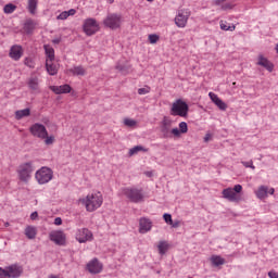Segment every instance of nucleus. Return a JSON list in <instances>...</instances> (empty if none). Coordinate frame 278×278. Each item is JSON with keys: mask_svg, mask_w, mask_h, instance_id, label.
<instances>
[{"mask_svg": "<svg viewBox=\"0 0 278 278\" xmlns=\"http://www.w3.org/2000/svg\"><path fill=\"white\" fill-rule=\"evenodd\" d=\"M80 202L85 205L88 212H97L103 205V194L101 192L89 193Z\"/></svg>", "mask_w": 278, "mask_h": 278, "instance_id": "f257e3e1", "label": "nucleus"}, {"mask_svg": "<svg viewBox=\"0 0 278 278\" xmlns=\"http://www.w3.org/2000/svg\"><path fill=\"white\" fill-rule=\"evenodd\" d=\"M123 194L126 195L130 203H142V201H144V192L142 189L127 187L123 189Z\"/></svg>", "mask_w": 278, "mask_h": 278, "instance_id": "f03ea898", "label": "nucleus"}, {"mask_svg": "<svg viewBox=\"0 0 278 278\" xmlns=\"http://www.w3.org/2000/svg\"><path fill=\"white\" fill-rule=\"evenodd\" d=\"M190 106H188V103H186V101L181 99H178L172 104L170 115L186 118V116H188Z\"/></svg>", "mask_w": 278, "mask_h": 278, "instance_id": "7ed1b4c3", "label": "nucleus"}, {"mask_svg": "<svg viewBox=\"0 0 278 278\" xmlns=\"http://www.w3.org/2000/svg\"><path fill=\"white\" fill-rule=\"evenodd\" d=\"M104 27L109 29H121L123 25V15L118 13H109L103 20Z\"/></svg>", "mask_w": 278, "mask_h": 278, "instance_id": "20e7f679", "label": "nucleus"}, {"mask_svg": "<svg viewBox=\"0 0 278 278\" xmlns=\"http://www.w3.org/2000/svg\"><path fill=\"white\" fill-rule=\"evenodd\" d=\"M31 173H34V164L31 162L23 163L17 168L20 181L25 184L31 179Z\"/></svg>", "mask_w": 278, "mask_h": 278, "instance_id": "39448f33", "label": "nucleus"}, {"mask_svg": "<svg viewBox=\"0 0 278 278\" xmlns=\"http://www.w3.org/2000/svg\"><path fill=\"white\" fill-rule=\"evenodd\" d=\"M35 178L37 182L40 184V186H43L45 184H49V181L53 179V169L43 166L36 172Z\"/></svg>", "mask_w": 278, "mask_h": 278, "instance_id": "423d86ee", "label": "nucleus"}, {"mask_svg": "<svg viewBox=\"0 0 278 278\" xmlns=\"http://www.w3.org/2000/svg\"><path fill=\"white\" fill-rule=\"evenodd\" d=\"M242 192V185H236L233 188H226L222 191L223 198L231 203L240 201L238 194Z\"/></svg>", "mask_w": 278, "mask_h": 278, "instance_id": "0eeeda50", "label": "nucleus"}, {"mask_svg": "<svg viewBox=\"0 0 278 278\" xmlns=\"http://www.w3.org/2000/svg\"><path fill=\"white\" fill-rule=\"evenodd\" d=\"M83 31H85L86 36H94L97 31H99V23L97 20L89 17L84 21Z\"/></svg>", "mask_w": 278, "mask_h": 278, "instance_id": "6e6552de", "label": "nucleus"}, {"mask_svg": "<svg viewBox=\"0 0 278 278\" xmlns=\"http://www.w3.org/2000/svg\"><path fill=\"white\" fill-rule=\"evenodd\" d=\"M76 240L79 244H86V242H92L94 240V236L90 229L80 228L76 231Z\"/></svg>", "mask_w": 278, "mask_h": 278, "instance_id": "1a4fd4ad", "label": "nucleus"}, {"mask_svg": "<svg viewBox=\"0 0 278 278\" xmlns=\"http://www.w3.org/2000/svg\"><path fill=\"white\" fill-rule=\"evenodd\" d=\"M29 131L34 138L45 140L47 138V127L40 123H35L29 127Z\"/></svg>", "mask_w": 278, "mask_h": 278, "instance_id": "9d476101", "label": "nucleus"}, {"mask_svg": "<svg viewBox=\"0 0 278 278\" xmlns=\"http://www.w3.org/2000/svg\"><path fill=\"white\" fill-rule=\"evenodd\" d=\"M190 10L188 9L179 10L175 17V24L180 28L186 27V25H188V18H190Z\"/></svg>", "mask_w": 278, "mask_h": 278, "instance_id": "9b49d317", "label": "nucleus"}, {"mask_svg": "<svg viewBox=\"0 0 278 278\" xmlns=\"http://www.w3.org/2000/svg\"><path fill=\"white\" fill-rule=\"evenodd\" d=\"M49 238L51 242H54L58 247H64L66 244V235L60 230L50 232Z\"/></svg>", "mask_w": 278, "mask_h": 278, "instance_id": "f8f14e48", "label": "nucleus"}, {"mask_svg": "<svg viewBox=\"0 0 278 278\" xmlns=\"http://www.w3.org/2000/svg\"><path fill=\"white\" fill-rule=\"evenodd\" d=\"M87 270L91 275H99V273H101V270H103V264H101V262H99V258H93L87 264Z\"/></svg>", "mask_w": 278, "mask_h": 278, "instance_id": "ddd939ff", "label": "nucleus"}, {"mask_svg": "<svg viewBox=\"0 0 278 278\" xmlns=\"http://www.w3.org/2000/svg\"><path fill=\"white\" fill-rule=\"evenodd\" d=\"M7 270L9 278H18L23 275V266L18 264H12L10 266L4 267Z\"/></svg>", "mask_w": 278, "mask_h": 278, "instance_id": "4468645a", "label": "nucleus"}, {"mask_svg": "<svg viewBox=\"0 0 278 278\" xmlns=\"http://www.w3.org/2000/svg\"><path fill=\"white\" fill-rule=\"evenodd\" d=\"M23 54H24L23 46H20V45L12 46L9 52V56L11 58V60H14V62H18V60L23 58Z\"/></svg>", "mask_w": 278, "mask_h": 278, "instance_id": "2eb2a0df", "label": "nucleus"}, {"mask_svg": "<svg viewBox=\"0 0 278 278\" xmlns=\"http://www.w3.org/2000/svg\"><path fill=\"white\" fill-rule=\"evenodd\" d=\"M153 228V223L151 219L147 217H141L139 219V233H149L151 229Z\"/></svg>", "mask_w": 278, "mask_h": 278, "instance_id": "dca6fc26", "label": "nucleus"}, {"mask_svg": "<svg viewBox=\"0 0 278 278\" xmlns=\"http://www.w3.org/2000/svg\"><path fill=\"white\" fill-rule=\"evenodd\" d=\"M50 90L54 92V94H68L73 88L71 85H61V86H50Z\"/></svg>", "mask_w": 278, "mask_h": 278, "instance_id": "f3484780", "label": "nucleus"}, {"mask_svg": "<svg viewBox=\"0 0 278 278\" xmlns=\"http://www.w3.org/2000/svg\"><path fill=\"white\" fill-rule=\"evenodd\" d=\"M38 22L33 18H27L24 23V31L25 34H34V29H36Z\"/></svg>", "mask_w": 278, "mask_h": 278, "instance_id": "a211bd4d", "label": "nucleus"}, {"mask_svg": "<svg viewBox=\"0 0 278 278\" xmlns=\"http://www.w3.org/2000/svg\"><path fill=\"white\" fill-rule=\"evenodd\" d=\"M46 53V62H55V50L50 45L43 46Z\"/></svg>", "mask_w": 278, "mask_h": 278, "instance_id": "6ab92c4d", "label": "nucleus"}, {"mask_svg": "<svg viewBox=\"0 0 278 278\" xmlns=\"http://www.w3.org/2000/svg\"><path fill=\"white\" fill-rule=\"evenodd\" d=\"M258 66H263V68H266L269 71V73H273V70L275 68V65L268 61V59L264 58V55L258 56Z\"/></svg>", "mask_w": 278, "mask_h": 278, "instance_id": "aec40b11", "label": "nucleus"}, {"mask_svg": "<svg viewBox=\"0 0 278 278\" xmlns=\"http://www.w3.org/2000/svg\"><path fill=\"white\" fill-rule=\"evenodd\" d=\"M46 71L51 76H53V75H55L58 73V71H60V65L53 63V61H46Z\"/></svg>", "mask_w": 278, "mask_h": 278, "instance_id": "412c9836", "label": "nucleus"}, {"mask_svg": "<svg viewBox=\"0 0 278 278\" xmlns=\"http://www.w3.org/2000/svg\"><path fill=\"white\" fill-rule=\"evenodd\" d=\"M27 86H28L29 90H31L33 92H38V90H40L38 77L31 76L27 81Z\"/></svg>", "mask_w": 278, "mask_h": 278, "instance_id": "4be33fe9", "label": "nucleus"}, {"mask_svg": "<svg viewBox=\"0 0 278 278\" xmlns=\"http://www.w3.org/2000/svg\"><path fill=\"white\" fill-rule=\"evenodd\" d=\"M38 231L36 230V227L34 226H27L25 228V236L28 238V240H34L37 236Z\"/></svg>", "mask_w": 278, "mask_h": 278, "instance_id": "5701e85b", "label": "nucleus"}, {"mask_svg": "<svg viewBox=\"0 0 278 278\" xmlns=\"http://www.w3.org/2000/svg\"><path fill=\"white\" fill-rule=\"evenodd\" d=\"M255 194L257 199H266L268 197V187L266 186H261L258 189L255 191Z\"/></svg>", "mask_w": 278, "mask_h": 278, "instance_id": "b1692460", "label": "nucleus"}, {"mask_svg": "<svg viewBox=\"0 0 278 278\" xmlns=\"http://www.w3.org/2000/svg\"><path fill=\"white\" fill-rule=\"evenodd\" d=\"M31 110L29 109H24V110H18L15 112V118L16 121H21L27 116H30Z\"/></svg>", "mask_w": 278, "mask_h": 278, "instance_id": "393cba45", "label": "nucleus"}, {"mask_svg": "<svg viewBox=\"0 0 278 278\" xmlns=\"http://www.w3.org/2000/svg\"><path fill=\"white\" fill-rule=\"evenodd\" d=\"M211 262H212L213 266H223V265H225V258H223L220 255L211 256Z\"/></svg>", "mask_w": 278, "mask_h": 278, "instance_id": "a878e982", "label": "nucleus"}, {"mask_svg": "<svg viewBox=\"0 0 278 278\" xmlns=\"http://www.w3.org/2000/svg\"><path fill=\"white\" fill-rule=\"evenodd\" d=\"M27 9L30 14H36V10H38V0H28Z\"/></svg>", "mask_w": 278, "mask_h": 278, "instance_id": "bb28decb", "label": "nucleus"}, {"mask_svg": "<svg viewBox=\"0 0 278 278\" xmlns=\"http://www.w3.org/2000/svg\"><path fill=\"white\" fill-rule=\"evenodd\" d=\"M70 73H72L73 75H77V76H84L86 75V70L84 68V66L79 65V66H75L74 68L70 70Z\"/></svg>", "mask_w": 278, "mask_h": 278, "instance_id": "cd10ccee", "label": "nucleus"}, {"mask_svg": "<svg viewBox=\"0 0 278 278\" xmlns=\"http://www.w3.org/2000/svg\"><path fill=\"white\" fill-rule=\"evenodd\" d=\"M157 249H159L160 255H166V251H168V242L160 241Z\"/></svg>", "mask_w": 278, "mask_h": 278, "instance_id": "c85d7f7f", "label": "nucleus"}, {"mask_svg": "<svg viewBox=\"0 0 278 278\" xmlns=\"http://www.w3.org/2000/svg\"><path fill=\"white\" fill-rule=\"evenodd\" d=\"M140 151H143V153H147V151H149V149H146L142 146H136L129 150V155H136V154L140 153Z\"/></svg>", "mask_w": 278, "mask_h": 278, "instance_id": "c756f323", "label": "nucleus"}, {"mask_svg": "<svg viewBox=\"0 0 278 278\" xmlns=\"http://www.w3.org/2000/svg\"><path fill=\"white\" fill-rule=\"evenodd\" d=\"M15 11H16V5L12 4V3H9V4L4 5V8H3L4 14H13V12H15Z\"/></svg>", "mask_w": 278, "mask_h": 278, "instance_id": "7c9ffc66", "label": "nucleus"}, {"mask_svg": "<svg viewBox=\"0 0 278 278\" xmlns=\"http://www.w3.org/2000/svg\"><path fill=\"white\" fill-rule=\"evenodd\" d=\"M219 25L223 31H236V25L227 26L226 22H223V21H220Z\"/></svg>", "mask_w": 278, "mask_h": 278, "instance_id": "2f4dec72", "label": "nucleus"}, {"mask_svg": "<svg viewBox=\"0 0 278 278\" xmlns=\"http://www.w3.org/2000/svg\"><path fill=\"white\" fill-rule=\"evenodd\" d=\"M148 40L150 45H157V42L160 41V37L155 34H151L149 35Z\"/></svg>", "mask_w": 278, "mask_h": 278, "instance_id": "473e14b6", "label": "nucleus"}, {"mask_svg": "<svg viewBox=\"0 0 278 278\" xmlns=\"http://www.w3.org/2000/svg\"><path fill=\"white\" fill-rule=\"evenodd\" d=\"M43 140L45 144H47V147H50V144H53V142H55V137L49 136V131H47V137Z\"/></svg>", "mask_w": 278, "mask_h": 278, "instance_id": "72a5a7b5", "label": "nucleus"}, {"mask_svg": "<svg viewBox=\"0 0 278 278\" xmlns=\"http://www.w3.org/2000/svg\"><path fill=\"white\" fill-rule=\"evenodd\" d=\"M24 64L25 66H28V68H35V63H34V60L31 58H26L24 60Z\"/></svg>", "mask_w": 278, "mask_h": 278, "instance_id": "f704fd0d", "label": "nucleus"}, {"mask_svg": "<svg viewBox=\"0 0 278 278\" xmlns=\"http://www.w3.org/2000/svg\"><path fill=\"white\" fill-rule=\"evenodd\" d=\"M179 131L181 134H188V124L186 122L179 124Z\"/></svg>", "mask_w": 278, "mask_h": 278, "instance_id": "c9c22d12", "label": "nucleus"}, {"mask_svg": "<svg viewBox=\"0 0 278 278\" xmlns=\"http://www.w3.org/2000/svg\"><path fill=\"white\" fill-rule=\"evenodd\" d=\"M150 92H151V87H149V86L138 89V94H149Z\"/></svg>", "mask_w": 278, "mask_h": 278, "instance_id": "e433bc0d", "label": "nucleus"}, {"mask_svg": "<svg viewBox=\"0 0 278 278\" xmlns=\"http://www.w3.org/2000/svg\"><path fill=\"white\" fill-rule=\"evenodd\" d=\"M163 218L167 225H173V215L165 213L163 215Z\"/></svg>", "mask_w": 278, "mask_h": 278, "instance_id": "4c0bfd02", "label": "nucleus"}, {"mask_svg": "<svg viewBox=\"0 0 278 278\" xmlns=\"http://www.w3.org/2000/svg\"><path fill=\"white\" fill-rule=\"evenodd\" d=\"M124 125H126V127H136V121L126 118L124 119Z\"/></svg>", "mask_w": 278, "mask_h": 278, "instance_id": "58836bf2", "label": "nucleus"}, {"mask_svg": "<svg viewBox=\"0 0 278 278\" xmlns=\"http://www.w3.org/2000/svg\"><path fill=\"white\" fill-rule=\"evenodd\" d=\"M58 21H66L68 18V13L63 11L60 15L56 16Z\"/></svg>", "mask_w": 278, "mask_h": 278, "instance_id": "ea45409f", "label": "nucleus"}, {"mask_svg": "<svg viewBox=\"0 0 278 278\" xmlns=\"http://www.w3.org/2000/svg\"><path fill=\"white\" fill-rule=\"evenodd\" d=\"M208 97H210L211 101H213V103H216L220 100V98H218V96L214 92H210Z\"/></svg>", "mask_w": 278, "mask_h": 278, "instance_id": "a19ab883", "label": "nucleus"}, {"mask_svg": "<svg viewBox=\"0 0 278 278\" xmlns=\"http://www.w3.org/2000/svg\"><path fill=\"white\" fill-rule=\"evenodd\" d=\"M215 105H217V108H219V110H227V104L225 102H223V100L219 99L218 102L215 103Z\"/></svg>", "mask_w": 278, "mask_h": 278, "instance_id": "79ce46f5", "label": "nucleus"}, {"mask_svg": "<svg viewBox=\"0 0 278 278\" xmlns=\"http://www.w3.org/2000/svg\"><path fill=\"white\" fill-rule=\"evenodd\" d=\"M168 127H170V122L164 119V121H163V126H162V131H163V134L166 132V131H168Z\"/></svg>", "mask_w": 278, "mask_h": 278, "instance_id": "37998d69", "label": "nucleus"}, {"mask_svg": "<svg viewBox=\"0 0 278 278\" xmlns=\"http://www.w3.org/2000/svg\"><path fill=\"white\" fill-rule=\"evenodd\" d=\"M241 164L243 166H245V168H252V170H255V166L253 165V161H249V162H241Z\"/></svg>", "mask_w": 278, "mask_h": 278, "instance_id": "c03bdc74", "label": "nucleus"}, {"mask_svg": "<svg viewBox=\"0 0 278 278\" xmlns=\"http://www.w3.org/2000/svg\"><path fill=\"white\" fill-rule=\"evenodd\" d=\"M222 10H233V3L226 2V3L222 4Z\"/></svg>", "mask_w": 278, "mask_h": 278, "instance_id": "a18cd8bd", "label": "nucleus"}, {"mask_svg": "<svg viewBox=\"0 0 278 278\" xmlns=\"http://www.w3.org/2000/svg\"><path fill=\"white\" fill-rule=\"evenodd\" d=\"M0 278H10V275L7 273L5 268L0 267Z\"/></svg>", "mask_w": 278, "mask_h": 278, "instance_id": "49530a36", "label": "nucleus"}, {"mask_svg": "<svg viewBox=\"0 0 278 278\" xmlns=\"http://www.w3.org/2000/svg\"><path fill=\"white\" fill-rule=\"evenodd\" d=\"M268 277L269 278H278V271H275V270L268 271Z\"/></svg>", "mask_w": 278, "mask_h": 278, "instance_id": "de8ad7c7", "label": "nucleus"}, {"mask_svg": "<svg viewBox=\"0 0 278 278\" xmlns=\"http://www.w3.org/2000/svg\"><path fill=\"white\" fill-rule=\"evenodd\" d=\"M174 229H177V227H179V225H181V222H179V220H175V222H173L172 220V224H169Z\"/></svg>", "mask_w": 278, "mask_h": 278, "instance_id": "09e8293b", "label": "nucleus"}, {"mask_svg": "<svg viewBox=\"0 0 278 278\" xmlns=\"http://www.w3.org/2000/svg\"><path fill=\"white\" fill-rule=\"evenodd\" d=\"M67 12V16H75V14H77V11L75 9H71Z\"/></svg>", "mask_w": 278, "mask_h": 278, "instance_id": "8fccbe9b", "label": "nucleus"}, {"mask_svg": "<svg viewBox=\"0 0 278 278\" xmlns=\"http://www.w3.org/2000/svg\"><path fill=\"white\" fill-rule=\"evenodd\" d=\"M172 134H173L174 136H180L181 130L178 129V128H174V129H172Z\"/></svg>", "mask_w": 278, "mask_h": 278, "instance_id": "3c124183", "label": "nucleus"}, {"mask_svg": "<svg viewBox=\"0 0 278 278\" xmlns=\"http://www.w3.org/2000/svg\"><path fill=\"white\" fill-rule=\"evenodd\" d=\"M36 218H38V212H33L30 214V220H36Z\"/></svg>", "mask_w": 278, "mask_h": 278, "instance_id": "603ef678", "label": "nucleus"}, {"mask_svg": "<svg viewBox=\"0 0 278 278\" xmlns=\"http://www.w3.org/2000/svg\"><path fill=\"white\" fill-rule=\"evenodd\" d=\"M53 45H60L62 42V37L52 40Z\"/></svg>", "mask_w": 278, "mask_h": 278, "instance_id": "864d4df0", "label": "nucleus"}, {"mask_svg": "<svg viewBox=\"0 0 278 278\" xmlns=\"http://www.w3.org/2000/svg\"><path fill=\"white\" fill-rule=\"evenodd\" d=\"M227 0H214L215 5H223Z\"/></svg>", "mask_w": 278, "mask_h": 278, "instance_id": "5fc2aeb1", "label": "nucleus"}, {"mask_svg": "<svg viewBox=\"0 0 278 278\" xmlns=\"http://www.w3.org/2000/svg\"><path fill=\"white\" fill-rule=\"evenodd\" d=\"M54 225H58V226L62 225V218L61 217H56L54 219Z\"/></svg>", "mask_w": 278, "mask_h": 278, "instance_id": "6e6d98bb", "label": "nucleus"}, {"mask_svg": "<svg viewBox=\"0 0 278 278\" xmlns=\"http://www.w3.org/2000/svg\"><path fill=\"white\" fill-rule=\"evenodd\" d=\"M268 193H270V194H275V188H270V189H268V191H267Z\"/></svg>", "mask_w": 278, "mask_h": 278, "instance_id": "4d7b16f0", "label": "nucleus"}, {"mask_svg": "<svg viewBox=\"0 0 278 278\" xmlns=\"http://www.w3.org/2000/svg\"><path fill=\"white\" fill-rule=\"evenodd\" d=\"M116 70L123 72V66L122 65H116Z\"/></svg>", "mask_w": 278, "mask_h": 278, "instance_id": "13d9d810", "label": "nucleus"}, {"mask_svg": "<svg viewBox=\"0 0 278 278\" xmlns=\"http://www.w3.org/2000/svg\"><path fill=\"white\" fill-rule=\"evenodd\" d=\"M207 140H210V137H208V136H206V137L204 138V141H205V142H207Z\"/></svg>", "mask_w": 278, "mask_h": 278, "instance_id": "bf43d9fd", "label": "nucleus"}, {"mask_svg": "<svg viewBox=\"0 0 278 278\" xmlns=\"http://www.w3.org/2000/svg\"><path fill=\"white\" fill-rule=\"evenodd\" d=\"M49 278H58L55 275H50Z\"/></svg>", "mask_w": 278, "mask_h": 278, "instance_id": "052dcab7", "label": "nucleus"}, {"mask_svg": "<svg viewBox=\"0 0 278 278\" xmlns=\"http://www.w3.org/2000/svg\"><path fill=\"white\" fill-rule=\"evenodd\" d=\"M109 1V3H114V0H108Z\"/></svg>", "mask_w": 278, "mask_h": 278, "instance_id": "680f3d73", "label": "nucleus"}, {"mask_svg": "<svg viewBox=\"0 0 278 278\" xmlns=\"http://www.w3.org/2000/svg\"><path fill=\"white\" fill-rule=\"evenodd\" d=\"M276 51H277V53H278V43L276 45Z\"/></svg>", "mask_w": 278, "mask_h": 278, "instance_id": "e2e57ef3", "label": "nucleus"}, {"mask_svg": "<svg viewBox=\"0 0 278 278\" xmlns=\"http://www.w3.org/2000/svg\"><path fill=\"white\" fill-rule=\"evenodd\" d=\"M5 227H10V223H7V224H5Z\"/></svg>", "mask_w": 278, "mask_h": 278, "instance_id": "0e129e2a", "label": "nucleus"}, {"mask_svg": "<svg viewBox=\"0 0 278 278\" xmlns=\"http://www.w3.org/2000/svg\"><path fill=\"white\" fill-rule=\"evenodd\" d=\"M149 3H152L153 0H147Z\"/></svg>", "mask_w": 278, "mask_h": 278, "instance_id": "69168bd1", "label": "nucleus"}]
</instances>
